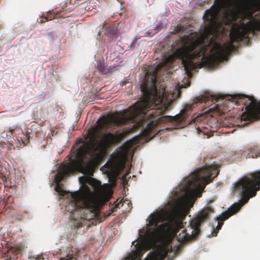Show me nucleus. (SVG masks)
<instances>
[{
	"label": "nucleus",
	"instance_id": "nucleus-3",
	"mask_svg": "<svg viewBox=\"0 0 260 260\" xmlns=\"http://www.w3.org/2000/svg\"><path fill=\"white\" fill-rule=\"evenodd\" d=\"M214 212L211 206L205 207L192 218L189 223V230L186 232L183 229V222L180 219L187 214L186 208L177 206L171 218L167 222L158 225L159 217L157 215H152L149 221L155 228L149 231L146 235V240L138 242L135 245L136 249L132 251L125 257V260H140L144 252L149 248L147 241L154 243L165 235L171 233L176 237L177 240L181 244H184L197 236L200 232V227L206 220L210 218L209 215Z\"/></svg>",
	"mask_w": 260,
	"mask_h": 260
},
{
	"label": "nucleus",
	"instance_id": "nucleus-24",
	"mask_svg": "<svg viewBox=\"0 0 260 260\" xmlns=\"http://www.w3.org/2000/svg\"><path fill=\"white\" fill-rule=\"evenodd\" d=\"M117 1L119 2V3H122V0H117Z\"/></svg>",
	"mask_w": 260,
	"mask_h": 260
},
{
	"label": "nucleus",
	"instance_id": "nucleus-9",
	"mask_svg": "<svg viewBox=\"0 0 260 260\" xmlns=\"http://www.w3.org/2000/svg\"><path fill=\"white\" fill-rule=\"evenodd\" d=\"M168 246L163 247L160 250L150 252L145 260H164L168 253L172 251Z\"/></svg>",
	"mask_w": 260,
	"mask_h": 260
},
{
	"label": "nucleus",
	"instance_id": "nucleus-2",
	"mask_svg": "<svg viewBox=\"0 0 260 260\" xmlns=\"http://www.w3.org/2000/svg\"><path fill=\"white\" fill-rule=\"evenodd\" d=\"M136 128L134 125L129 129L115 135L108 133L105 135L104 142L99 140L97 128H93L89 132L86 141L77 149L73 161L85 175L79 178L81 184L80 191L72 194L75 207L73 218L76 228L88 226L89 223L87 222L97 216L100 202L112 193L109 184L102 185L100 181L92 177L94 162L102 158L106 150V144L113 145L120 142Z\"/></svg>",
	"mask_w": 260,
	"mask_h": 260
},
{
	"label": "nucleus",
	"instance_id": "nucleus-1",
	"mask_svg": "<svg viewBox=\"0 0 260 260\" xmlns=\"http://www.w3.org/2000/svg\"><path fill=\"white\" fill-rule=\"evenodd\" d=\"M238 1L215 0V7L206 10L204 14V18L208 24L203 34L193 39L185 37L182 47L166 57L162 62L147 71L141 84L143 99L123 111L120 116L109 114L101 117L97 121L100 127L110 128L134 122L138 115H145L149 110H152L149 115L150 119L164 114L169 105L161 106L165 87L163 83H157L158 74L164 67L180 59L185 73L191 77V72L197 68L212 67L225 59L235 50L234 43L248 39L249 34L254 35L256 31H260V11L254 16L251 13L248 14V19L252 22L235 23L230 32L229 41L223 44L216 41L219 35L224 32L223 24H231L236 21L237 14L232 7ZM257 6L260 10V1L257 3Z\"/></svg>",
	"mask_w": 260,
	"mask_h": 260
},
{
	"label": "nucleus",
	"instance_id": "nucleus-6",
	"mask_svg": "<svg viewBox=\"0 0 260 260\" xmlns=\"http://www.w3.org/2000/svg\"><path fill=\"white\" fill-rule=\"evenodd\" d=\"M187 109H183L180 113L175 116H161L156 120H152L147 125L146 130L148 133H150L159 123L171 122L173 124H177L185 120L187 117Z\"/></svg>",
	"mask_w": 260,
	"mask_h": 260
},
{
	"label": "nucleus",
	"instance_id": "nucleus-17",
	"mask_svg": "<svg viewBox=\"0 0 260 260\" xmlns=\"http://www.w3.org/2000/svg\"><path fill=\"white\" fill-rule=\"evenodd\" d=\"M97 70L99 72L103 74H106L107 72V69L105 66L104 61H99L97 64Z\"/></svg>",
	"mask_w": 260,
	"mask_h": 260
},
{
	"label": "nucleus",
	"instance_id": "nucleus-8",
	"mask_svg": "<svg viewBox=\"0 0 260 260\" xmlns=\"http://www.w3.org/2000/svg\"><path fill=\"white\" fill-rule=\"evenodd\" d=\"M260 118V101L257 102L253 96H249V121Z\"/></svg>",
	"mask_w": 260,
	"mask_h": 260
},
{
	"label": "nucleus",
	"instance_id": "nucleus-14",
	"mask_svg": "<svg viewBox=\"0 0 260 260\" xmlns=\"http://www.w3.org/2000/svg\"><path fill=\"white\" fill-rule=\"evenodd\" d=\"M9 132L12 136H15L17 139L18 138L19 136L22 135V133L23 132L22 129L17 126H14L12 127H10L9 129Z\"/></svg>",
	"mask_w": 260,
	"mask_h": 260
},
{
	"label": "nucleus",
	"instance_id": "nucleus-12",
	"mask_svg": "<svg viewBox=\"0 0 260 260\" xmlns=\"http://www.w3.org/2000/svg\"><path fill=\"white\" fill-rule=\"evenodd\" d=\"M244 155L248 158H256L260 155V149L257 146H253L245 151Z\"/></svg>",
	"mask_w": 260,
	"mask_h": 260
},
{
	"label": "nucleus",
	"instance_id": "nucleus-23",
	"mask_svg": "<svg viewBox=\"0 0 260 260\" xmlns=\"http://www.w3.org/2000/svg\"><path fill=\"white\" fill-rule=\"evenodd\" d=\"M115 157H116V158L117 159L119 158V156L118 155H117Z\"/></svg>",
	"mask_w": 260,
	"mask_h": 260
},
{
	"label": "nucleus",
	"instance_id": "nucleus-11",
	"mask_svg": "<svg viewBox=\"0 0 260 260\" xmlns=\"http://www.w3.org/2000/svg\"><path fill=\"white\" fill-rule=\"evenodd\" d=\"M80 253L81 251L79 249H72L65 257H61L59 260H78ZM37 257L38 260H45L43 255H39Z\"/></svg>",
	"mask_w": 260,
	"mask_h": 260
},
{
	"label": "nucleus",
	"instance_id": "nucleus-4",
	"mask_svg": "<svg viewBox=\"0 0 260 260\" xmlns=\"http://www.w3.org/2000/svg\"><path fill=\"white\" fill-rule=\"evenodd\" d=\"M235 190L242 197L240 203L234 204L228 210L223 212L217 218L218 224L216 228L217 233L221 229L223 221L236 213L245 204L248 202L250 198L256 196L257 191L260 190V171H256L239 180L235 185Z\"/></svg>",
	"mask_w": 260,
	"mask_h": 260
},
{
	"label": "nucleus",
	"instance_id": "nucleus-13",
	"mask_svg": "<svg viewBox=\"0 0 260 260\" xmlns=\"http://www.w3.org/2000/svg\"><path fill=\"white\" fill-rule=\"evenodd\" d=\"M30 138V134L28 131L23 132L22 135L19 136L18 138L17 139L19 142H21L24 145H26L29 143Z\"/></svg>",
	"mask_w": 260,
	"mask_h": 260
},
{
	"label": "nucleus",
	"instance_id": "nucleus-16",
	"mask_svg": "<svg viewBox=\"0 0 260 260\" xmlns=\"http://www.w3.org/2000/svg\"><path fill=\"white\" fill-rule=\"evenodd\" d=\"M96 0H89L84 3L85 10L87 11H90L92 9H95L96 7Z\"/></svg>",
	"mask_w": 260,
	"mask_h": 260
},
{
	"label": "nucleus",
	"instance_id": "nucleus-7",
	"mask_svg": "<svg viewBox=\"0 0 260 260\" xmlns=\"http://www.w3.org/2000/svg\"><path fill=\"white\" fill-rule=\"evenodd\" d=\"M72 169L69 164L62 165L61 169L55 175V182L56 184L55 190L60 195H63L64 190L62 188L60 183L72 172Z\"/></svg>",
	"mask_w": 260,
	"mask_h": 260
},
{
	"label": "nucleus",
	"instance_id": "nucleus-22",
	"mask_svg": "<svg viewBox=\"0 0 260 260\" xmlns=\"http://www.w3.org/2000/svg\"><path fill=\"white\" fill-rule=\"evenodd\" d=\"M31 260H38V257L37 256H36V257L33 256L31 258Z\"/></svg>",
	"mask_w": 260,
	"mask_h": 260
},
{
	"label": "nucleus",
	"instance_id": "nucleus-15",
	"mask_svg": "<svg viewBox=\"0 0 260 260\" xmlns=\"http://www.w3.org/2000/svg\"><path fill=\"white\" fill-rule=\"evenodd\" d=\"M213 98V96H206L205 95H202L201 96H198L194 99V104H198L204 102L206 103L207 101H209Z\"/></svg>",
	"mask_w": 260,
	"mask_h": 260
},
{
	"label": "nucleus",
	"instance_id": "nucleus-20",
	"mask_svg": "<svg viewBox=\"0 0 260 260\" xmlns=\"http://www.w3.org/2000/svg\"><path fill=\"white\" fill-rule=\"evenodd\" d=\"M11 251H12L14 253H16L15 254H17L18 253V250L17 249H15L14 250L12 249Z\"/></svg>",
	"mask_w": 260,
	"mask_h": 260
},
{
	"label": "nucleus",
	"instance_id": "nucleus-18",
	"mask_svg": "<svg viewBox=\"0 0 260 260\" xmlns=\"http://www.w3.org/2000/svg\"><path fill=\"white\" fill-rule=\"evenodd\" d=\"M225 98V96L223 95H221V94H219V95H216L215 96V98L214 99L215 100V101L216 102L218 101L219 100L221 99V100H223Z\"/></svg>",
	"mask_w": 260,
	"mask_h": 260
},
{
	"label": "nucleus",
	"instance_id": "nucleus-19",
	"mask_svg": "<svg viewBox=\"0 0 260 260\" xmlns=\"http://www.w3.org/2000/svg\"><path fill=\"white\" fill-rule=\"evenodd\" d=\"M15 256V255H14L13 257H12L11 256H10L9 258H6V259H5V260H14Z\"/></svg>",
	"mask_w": 260,
	"mask_h": 260
},
{
	"label": "nucleus",
	"instance_id": "nucleus-10",
	"mask_svg": "<svg viewBox=\"0 0 260 260\" xmlns=\"http://www.w3.org/2000/svg\"><path fill=\"white\" fill-rule=\"evenodd\" d=\"M103 29L105 31V34L110 37L111 41L115 40L117 38V28L114 24L105 22Z\"/></svg>",
	"mask_w": 260,
	"mask_h": 260
},
{
	"label": "nucleus",
	"instance_id": "nucleus-5",
	"mask_svg": "<svg viewBox=\"0 0 260 260\" xmlns=\"http://www.w3.org/2000/svg\"><path fill=\"white\" fill-rule=\"evenodd\" d=\"M219 172L216 165L206 166L191 174L190 179L187 181L188 185L194 187V192L201 193L206 185L211 182Z\"/></svg>",
	"mask_w": 260,
	"mask_h": 260
},
{
	"label": "nucleus",
	"instance_id": "nucleus-21",
	"mask_svg": "<svg viewBox=\"0 0 260 260\" xmlns=\"http://www.w3.org/2000/svg\"><path fill=\"white\" fill-rule=\"evenodd\" d=\"M189 227H190V226H188V228H189ZM183 229H184V230L185 231H186V232H187V233H188V232H190V231H189V229H184V228H183Z\"/></svg>",
	"mask_w": 260,
	"mask_h": 260
},
{
	"label": "nucleus",
	"instance_id": "nucleus-25",
	"mask_svg": "<svg viewBox=\"0 0 260 260\" xmlns=\"http://www.w3.org/2000/svg\"><path fill=\"white\" fill-rule=\"evenodd\" d=\"M194 122L196 121V119H194Z\"/></svg>",
	"mask_w": 260,
	"mask_h": 260
}]
</instances>
